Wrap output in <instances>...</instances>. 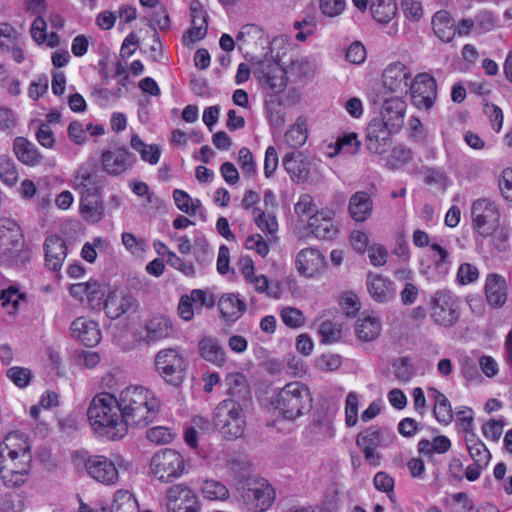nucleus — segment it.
I'll use <instances>...</instances> for the list:
<instances>
[{"label": "nucleus", "mask_w": 512, "mask_h": 512, "mask_svg": "<svg viewBox=\"0 0 512 512\" xmlns=\"http://www.w3.org/2000/svg\"><path fill=\"white\" fill-rule=\"evenodd\" d=\"M118 409L129 427H145L155 420L160 408L159 399L143 386H129L117 399Z\"/></svg>", "instance_id": "1"}, {"label": "nucleus", "mask_w": 512, "mask_h": 512, "mask_svg": "<svg viewBox=\"0 0 512 512\" xmlns=\"http://www.w3.org/2000/svg\"><path fill=\"white\" fill-rule=\"evenodd\" d=\"M87 416L92 428L100 436L116 440L127 434L117 398L110 393L96 395L88 407Z\"/></svg>", "instance_id": "2"}, {"label": "nucleus", "mask_w": 512, "mask_h": 512, "mask_svg": "<svg viewBox=\"0 0 512 512\" xmlns=\"http://www.w3.org/2000/svg\"><path fill=\"white\" fill-rule=\"evenodd\" d=\"M312 401L308 387L295 381L286 384L272 396L270 404L278 417L295 421L311 410Z\"/></svg>", "instance_id": "3"}, {"label": "nucleus", "mask_w": 512, "mask_h": 512, "mask_svg": "<svg viewBox=\"0 0 512 512\" xmlns=\"http://www.w3.org/2000/svg\"><path fill=\"white\" fill-rule=\"evenodd\" d=\"M248 406L224 399L214 409L213 424L219 433L228 440L241 437L246 427L244 410Z\"/></svg>", "instance_id": "4"}, {"label": "nucleus", "mask_w": 512, "mask_h": 512, "mask_svg": "<svg viewBox=\"0 0 512 512\" xmlns=\"http://www.w3.org/2000/svg\"><path fill=\"white\" fill-rule=\"evenodd\" d=\"M184 468L182 455L170 448L159 450L150 461L151 473L161 482H172L182 475Z\"/></svg>", "instance_id": "5"}, {"label": "nucleus", "mask_w": 512, "mask_h": 512, "mask_svg": "<svg viewBox=\"0 0 512 512\" xmlns=\"http://www.w3.org/2000/svg\"><path fill=\"white\" fill-rule=\"evenodd\" d=\"M156 372L169 384L178 386L185 377L186 363L175 348L162 349L155 355Z\"/></svg>", "instance_id": "6"}, {"label": "nucleus", "mask_w": 512, "mask_h": 512, "mask_svg": "<svg viewBox=\"0 0 512 512\" xmlns=\"http://www.w3.org/2000/svg\"><path fill=\"white\" fill-rule=\"evenodd\" d=\"M252 72L258 79L261 87L273 94H279L286 88V71L273 58H266L253 63Z\"/></svg>", "instance_id": "7"}, {"label": "nucleus", "mask_w": 512, "mask_h": 512, "mask_svg": "<svg viewBox=\"0 0 512 512\" xmlns=\"http://www.w3.org/2000/svg\"><path fill=\"white\" fill-rule=\"evenodd\" d=\"M430 306L431 318L439 326L453 327L459 319L458 301L448 290L436 291L431 298Z\"/></svg>", "instance_id": "8"}, {"label": "nucleus", "mask_w": 512, "mask_h": 512, "mask_svg": "<svg viewBox=\"0 0 512 512\" xmlns=\"http://www.w3.org/2000/svg\"><path fill=\"white\" fill-rule=\"evenodd\" d=\"M75 462L83 463L87 473L91 478L105 485H115L119 479L116 463L103 455H91L88 457H79L75 455Z\"/></svg>", "instance_id": "9"}, {"label": "nucleus", "mask_w": 512, "mask_h": 512, "mask_svg": "<svg viewBox=\"0 0 512 512\" xmlns=\"http://www.w3.org/2000/svg\"><path fill=\"white\" fill-rule=\"evenodd\" d=\"M472 224L483 235H491L499 224V211L495 203L488 198H480L471 206Z\"/></svg>", "instance_id": "10"}, {"label": "nucleus", "mask_w": 512, "mask_h": 512, "mask_svg": "<svg viewBox=\"0 0 512 512\" xmlns=\"http://www.w3.org/2000/svg\"><path fill=\"white\" fill-rule=\"evenodd\" d=\"M408 92H410L412 104L417 109L429 110L437 97L436 81L427 73L418 74L410 82Z\"/></svg>", "instance_id": "11"}, {"label": "nucleus", "mask_w": 512, "mask_h": 512, "mask_svg": "<svg viewBox=\"0 0 512 512\" xmlns=\"http://www.w3.org/2000/svg\"><path fill=\"white\" fill-rule=\"evenodd\" d=\"M396 132L398 131L392 130V128L385 125L383 121L378 120V118H373L366 128V149L375 155L386 153L392 144L391 135Z\"/></svg>", "instance_id": "12"}, {"label": "nucleus", "mask_w": 512, "mask_h": 512, "mask_svg": "<svg viewBox=\"0 0 512 512\" xmlns=\"http://www.w3.org/2000/svg\"><path fill=\"white\" fill-rule=\"evenodd\" d=\"M411 76V71L404 63L399 61L393 62L383 72V88L388 92L399 94L398 96L406 95Z\"/></svg>", "instance_id": "13"}, {"label": "nucleus", "mask_w": 512, "mask_h": 512, "mask_svg": "<svg viewBox=\"0 0 512 512\" xmlns=\"http://www.w3.org/2000/svg\"><path fill=\"white\" fill-rule=\"evenodd\" d=\"M406 107L407 104L403 96L386 98L382 103L380 118H378V120L383 121V123L391 127L392 130L399 131L404 124Z\"/></svg>", "instance_id": "14"}, {"label": "nucleus", "mask_w": 512, "mask_h": 512, "mask_svg": "<svg viewBox=\"0 0 512 512\" xmlns=\"http://www.w3.org/2000/svg\"><path fill=\"white\" fill-rule=\"evenodd\" d=\"M356 445L361 449L364 454V459L371 466H378L380 464L381 456L376 451L381 446V429L376 426H371L359 433L356 437Z\"/></svg>", "instance_id": "15"}, {"label": "nucleus", "mask_w": 512, "mask_h": 512, "mask_svg": "<svg viewBox=\"0 0 512 512\" xmlns=\"http://www.w3.org/2000/svg\"><path fill=\"white\" fill-rule=\"evenodd\" d=\"M273 494V489L268 484L255 483L244 491L242 497L250 511L262 512L270 507Z\"/></svg>", "instance_id": "16"}, {"label": "nucleus", "mask_w": 512, "mask_h": 512, "mask_svg": "<svg viewBox=\"0 0 512 512\" xmlns=\"http://www.w3.org/2000/svg\"><path fill=\"white\" fill-rule=\"evenodd\" d=\"M366 287L370 297L380 304L391 302L396 295L394 283L377 273H367Z\"/></svg>", "instance_id": "17"}, {"label": "nucleus", "mask_w": 512, "mask_h": 512, "mask_svg": "<svg viewBox=\"0 0 512 512\" xmlns=\"http://www.w3.org/2000/svg\"><path fill=\"white\" fill-rule=\"evenodd\" d=\"M143 331L144 334L141 338L146 344H152L170 338L174 334L171 319L161 314L150 317L145 322Z\"/></svg>", "instance_id": "18"}, {"label": "nucleus", "mask_w": 512, "mask_h": 512, "mask_svg": "<svg viewBox=\"0 0 512 512\" xmlns=\"http://www.w3.org/2000/svg\"><path fill=\"white\" fill-rule=\"evenodd\" d=\"M333 216V212L329 210L316 211L310 216L308 227L317 238L330 240L338 233Z\"/></svg>", "instance_id": "19"}, {"label": "nucleus", "mask_w": 512, "mask_h": 512, "mask_svg": "<svg viewBox=\"0 0 512 512\" xmlns=\"http://www.w3.org/2000/svg\"><path fill=\"white\" fill-rule=\"evenodd\" d=\"M71 336L87 347L95 346L101 340L98 324L85 317L76 318L70 327Z\"/></svg>", "instance_id": "20"}, {"label": "nucleus", "mask_w": 512, "mask_h": 512, "mask_svg": "<svg viewBox=\"0 0 512 512\" xmlns=\"http://www.w3.org/2000/svg\"><path fill=\"white\" fill-rule=\"evenodd\" d=\"M227 387V398L232 399L235 403L249 406L252 401L250 387L245 376L241 373H229L225 378Z\"/></svg>", "instance_id": "21"}, {"label": "nucleus", "mask_w": 512, "mask_h": 512, "mask_svg": "<svg viewBox=\"0 0 512 512\" xmlns=\"http://www.w3.org/2000/svg\"><path fill=\"white\" fill-rule=\"evenodd\" d=\"M282 163L292 181L297 183L307 181L310 174V162L302 152L287 153L283 157Z\"/></svg>", "instance_id": "22"}, {"label": "nucleus", "mask_w": 512, "mask_h": 512, "mask_svg": "<svg viewBox=\"0 0 512 512\" xmlns=\"http://www.w3.org/2000/svg\"><path fill=\"white\" fill-rule=\"evenodd\" d=\"M132 154L126 148H117L102 153V165L109 175L124 173L131 165Z\"/></svg>", "instance_id": "23"}, {"label": "nucleus", "mask_w": 512, "mask_h": 512, "mask_svg": "<svg viewBox=\"0 0 512 512\" xmlns=\"http://www.w3.org/2000/svg\"><path fill=\"white\" fill-rule=\"evenodd\" d=\"M135 305L136 301L133 296L117 291H109L104 300L103 310L109 318L117 319L134 309Z\"/></svg>", "instance_id": "24"}, {"label": "nucleus", "mask_w": 512, "mask_h": 512, "mask_svg": "<svg viewBox=\"0 0 512 512\" xmlns=\"http://www.w3.org/2000/svg\"><path fill=\"white\" fill-rule=\"evenodd\" d=\"M80 213L84 220L90 223L99 222L104 214L101 196L94 188L82 192L80 200Z\"/></svg>", "instance_id": "25"}, {"label": "nucleus", "mask_w": 512, "mask_h": 512, "mask_svg": "<svg viewBox=\"0 0 512 512\" xmlns=\"http://www.w3.org/2000/svg\"><path fill=\"white\" fill-rule=\"evenodd\" d=\"M485 296L493 308H501L507 301V284L498 274H489L485 283Z\"/></svg>", "instance_id": "26"}, {"label": "nucleus", "mask_w": 512, "mask_h": 512, "mask_svg": "<svg viewBox=\"0 0 512 512\" xmlns=\"http://www.w3.org/2000/svg\"><path fill=\"white\" fill-rule=\"evenodd\" d=\"M198 351L202 359L217 367L223 366L226 362V351L214 337H202L198 341Z\"/></svg>", "instance_id": "27"}, {"label": "nucleus", "mask_w": 512, "mask_h": 512, "mask_svg": "<svg viewBox=\"0 0 512 512\" xmlns=\"http://www.w3.org/2000/svg\"><path fill=\"white\" fill-rule=\"evenodd\" d=\"M6 224L0 227V250L5 256L18 253L21 246V232L19 226L11 220H6Z\"/></svg>", "instance_id": "28"}, {"label": "nucleus", "mask_w": 512, "mask_h": 512, "mask_svg": "<svg viewBox=\"0 0 512 512\" xmlns=\"http://www.w3.org/2000/svg\"><path fill=\"white\" fill-rule=\"evenodd\" d=\"M349 213L351 217L358 222L367 220L373 210V203L370 195L364 191H358L353 194L349 200Z\"/></svg>", "instance_id": "29"}, {"label": "nucleus", "mask_w": 512, "mask_h": 512, "mask_svg": "<svg viewBox=\"0 0 512 512\" xmlns=\"http://www.w3.org/2000/svg\"><path fill=\"white\" fill-rule=\"evenodd\" d=\"M17 159L27 166H36L42 162L43 156L37 147L24 137H17L13 143Z\"/></svg>", "instance_id": "30"}, {"label": "nucleus", "mask_w": 512, "mask_h": 512, "mask_svg": "<svg viewBox=\"0 0 512 512\" xmlns=\"http://www.w3.org/2000/svg\"><path fill=\"white\" fill-rule=\"evenodd\" d=\"M218 308L225 320L236 321L246 311V303L237 295L228 293L219 299Z\"/></svg>", "instance_id": "31"}, {"label": "nucleus", "mask_w": 512, "mask_h": 512, "mask_svg": "<svg viewBox=\"0 0 512 512\" xmlns=\"http://www.w3.org/2000/svg\"><path fill=\"white\" fill-rule=\"evenodd\" d=\"M350 243L359 254L367 253L368 256H387V250L379 243L369 244L368 235L363 231H353L350 234Z\"/></svg>", "instance_id": "32"}, {"label": "nucleus", "mask_w": 512, "mask_h": 512, "mask_svg": "<svg viewBox=\"0 0 512 512\" xmlns=\"http://www.w3.org/2000/svg\"><path fill=\"white\" fill-rule=\"evenodd\" d=\"M435 35L443 42H450L455 36V23L446 10L436 12L432 19Z\"/></svg>", "instance_id": "33"}, {"label": "nucleus", "mask_w": 512, "mask_h": 512, "mask_svg": "<svg viewBox=\"0 0 512 512\" xmlns=\"http://www.w3.org/2000/svg\"><path fill=\"white\" fill-rule=\"evenodd\" d=\"M30 454L27 441L18 433H9L0 444V456H14L22 458V455Z\"/></svg>", "instance_id": "34"}, {"label": "nucleus", "mask_w": 512, "mask_h": 512, "mask_svg": "<svg viewBox=\"0 0 512 512\" xmlns=\"http://www.w3.org/2000/svg\"><path fill=\"white\" fill-rule=\"evenodd\" d=\"M195 493L184 484H177L170 487L167 491V507L170 512H180L181 505L191 502Z\"/></svg>", "instance_id": "35"}, {"label": "nucleus", "mask_w": 512, "mask_h": 512, "mask_svg": "<svg viewBox=\"0 0 512 512\" xmlns=\"http://www.w3.org/2000/svg\"><path fill=\"white\" fill-rule=\"evenodd\" d=\"M372 17L379 23L390 22L397 14L395 0H369Z\"/></svg>", "instance_id": "36"}, {"label": "nucleus", "mask_w": 512, "mask_h": 512, "mask_svg": "<svg viewBox=\"0 0 512 512\" xmlns=\"http://www.w3.org/2000/svg\"><path fill=\"white\" fill-rule=\"evenodd\" d=\"M355 332L360 340L365 342L373 341L380 335L381 322L376 317L358 319L355 324Z\"/></svg>", "instance_id": "37"}, {"label": "nucleus", "mask_w": 512, "mask_h": 512, "mask_svg": "<svg viewBox=\"0 0 512 512\" xmlns=\"http://www.w3.org/2000/svg\"><path fill=\"white\" fill-rule=\"evenodd\" d=\"M295 267L301 276L313 278L325 272L327 262L325 258H296Z\"/></svg>", "instance_id": "38"}, {"label": "nucleus", "mask_w": 512, "mask_h": 512, "mask_svg": "<svg viewBox=\"0 0 512 512\" xmlns=\"http://www.w3.org/2000/svg\"><path fill=\"white\" fill-rule=\"evenodd\" d=\"M466 446L470 457L475 463L487 466L489 464L491 454L485 444L476 436L475 433L467 435L465 438Z\"/></svg>", "instance_id": "39"}, {"label": "nucleus", "mask_w": 512, "mask_h": 512, "mask_svg": "<svg viewBox=\"0 0 512 512\" xmlns=\"http://www.w3.org/2000/svg\"><path fill=\"white\" fill-rule=\"evenodd\" d=\"M434 393L435 405L433 413L437 421L443 424H449L453 420L452 409L447 397L436 389H432Z\"/></svg>", "instance_id": "40"}, {"label": "nucleus", "mask_w": 512, "mask_h": 512, "mask_svg": "<svg viewBox=\"0 0 512 512\" xmlns=\"http://www.w3.org/2000/svg\"><path fill=\"white\" fill-rule=\"evenodd\" d=\"M111 512H139L137 501L130 492L119 490L114 495Z\"/></svg>", "instance_id": "41"}, {"label": "nucleus", "mask_w": 512, "mask_h": 512, "mask_svg": "<svg viewBox=\"0 0 512 512\" xmlns=\"http://www.w3.org/2000/svg\"><path fill=\"white\" fill-rule=\"evenodd\" d=\"M173 199L177 208L189 215H195L197 209L201 206L199 199H192L187 192L180 189L174 190Z\"/></svg>", "instance_id": "42"}, {"label": "nucleus", "mask_w": 512, "mask_h": 512, "mask_svg": "<svg viewBox=\"0 0 512 512\" xmlns=\"http://www.w3.org/2000/svg\"><path fill=\"white\" fill-rule=\"evenodd\" d=\"M31 463V454H24L22 458L14 456H0V470H15L29 472Z\"/></svg>", "instance_id": "43"}, {"label": "nucleus", "mask_w": 512, "mask_h": 512, "mask_svg": "<svg viewBox=\"0 0 512 512\" xmlns=\"http://www.w3.org/2000/svg\"><path fill=\"white\" fill-rule=\"evenodd\" d=\"M107 294V289L104 286L96 282L90 283L86 294V300L90 308L98 311L102 310Z\"/></svg>", "instance_id": "44"}, {"label": "nucleus", "mask_w": 512, "mask_h": 512, "mask_svg": "<svg viewBox=\"0 0 512 512\" xmlns=\"http://www.w3.org/2000/svg\"><path fill=\"white\" fill-rule=\"evenodd\" d=\"M202 493L209 500H226L229 498L227 487L216 480H206L202 486Z\"/></svg>", "instance_id": "45"}, {"label": "nucleus", "mask_w": 512, "mask_h": 512, "mask_svg": "<svg viewBox=\"0 0 512 512\" xmlns=\"http://www.w3.org/2000/svg\"><path fill=\"white\" fill-rule=\"evenodd\" d=\"M285 142L292 148L302 146L307 140L306 128L303 122L297 121L285 133Z\"/></svg>", "instance_id": "46"}, {"label": "nucleus", "mask_w": 512, "mask_h": 512, "mask_svg": "<svg viewBox=\"0 0 512 512\" xmlns=\"http://www.w3.org/2000/svg\"><path fill=\"white\" fill-rule=\"evenodd\" d=\"M312 432L319 435V439H330L334 436L332 421L326 415L314 416Z\"/></svg>", "instance_id": "47"}, {"label": "nucleus", "mask_w": 512, "mask_h": 512, "mask_svg": "<svg viewBox=\"0 0 512 512\" xmlns=\"http://www.w3.org/2000/svg\"><path fill=\"white\" fill-rule=\"evenodd\" d=\"M0 179L8 186H13L18 181V172L12 159L0 157Z\"/></svg>", "instance_id": "48"}, {"label": "nucleus", "mask_w": 512, "mask_h": 512, "mask_svg": "<svg viewBox=\"0 0 512 512\" xmlns=\"http://www.w3.org/2000/svg\"><path fill=\"white\" fill-rule=\"evenodd\" d=\"M44 256H66L69 252L65 241L58 236L48 237L44 244Z\"/></svg>", "instance_id": "49"}, {"label": "nucleus", "mask_w": 512, "mask_h": 512, "mask_svg": "<svg viewBox=\"0 0 512 512\" xmlns=\"http://www.w3.org/2000/svg\"><path fill=\"white\" fill-rule=\"evenodd\" d=\"M207 33V15H194L188 36L191 42L201 40Z\"/></svg>", "instance_id": "50"}, {"label": "nucleus", "mask_w": 512, "mask_h": 512, "mask_svg": "<svg viewBox=\"0 0 512 512\" xmlns=\"http://www.w3.org/2000/svg\"><path fill=\"white\" fill-rule=\"evenodd\" d=\"M359 397L355 392H350L346 397L345 421L349 427L354 426L358 421Z\"/></svg>", "instance_id": "51"}, {"label": "nucleus", "mask_w": 512, "mask_h": 512, "mask_svg": "<svg viewBox=\"0 0 512 512\" xmlns=\"http://www.w3.org/2000/svg\"><path fill=\"white\" fill-rule=\"evenodd\" d=\"M7 377L19 388L26 387L32 378V372L24 367H11L7 370Z\"/></svg>", "instance_id": "52"}, {"label": "nucleus", "mask_w": 512, "mask_h": 512, "mask_svg": "<svg viewBox=\"0 0 512 512\" xmlns=\"http://www.w3.org/2000/svg\"><path fill=\"white\" fill-rule=\"evenodd\" d=\"M319 335L323 343H334L340 339L341 329L332 321L326 320L320 324Z\"/></svg>", "instance_id": "53"}, {"label": "nucleus", "mask_w": 512, "mask_h": 512, "mask_svg": "<svg viewBox=\"0 0 512 512\" xmlns=\"http://www.w3.org/2000/svg\"><path fill=\"white\" fill-rule=\"evenodd\" d=\"M188 296L193 302L196 311L201 310L203 307L212 308L215 305L213 295L206 290L194 289Z\"/></svg>", "instance_id": "54"}, {"label": "nucleus", "mask_w": 512, "mask_h": 512, "mask_svg": "<svg viewBox=\"0 0 512 512\" xmlns=\"http://www.w3.org/2000/svg\"><path fill=\"white\" fill-rule=\"evenodd\" d=\"M281 319L284 324L290 328H299L305 322L302 311L294 307L283 308L281 311Z\"/></svg>", "instance_id": "55"}, {"label": "nucleus", "mask_w": 512, "mask_h": 512, "mask_svg": "<svg viewBox=\"0 0 512 512\" xmlns=\"http://www.w3.org/2000/svg\"><path fill=\"white\" fill-rule=\"evenodd\" d=\"M174 437L175 434L169 428L163 426L153 427L147 431V438L151 442L159 445L172 442Z\"/></svg>", "instance_id": "56"}, {"label": "nucleus", "mask_w": 512, "mask_h": 512, "mask_svg": "<svg viewBox=\"0 0 512 512\" xmlns=\"http://www.w3.org/2000/svg\"><path fill=\"white\" fill-rule=\"evenodd\" d=\"M28 473L9 469L0 470V478L7 488H16L24 484Z\"/></svg>", "instance_id": "57"}, {"label": "nucleus", "mask_w": 512, "mask_h": 512, "mask_svg": "<svg viewBox=\"0 0 512 512\" xmlns=\"http://www.w3.org/2000/svg\"><path fill=\"white\" fill-rule=\"evenodd\" d=\"M255 222L257 226L263 231L267 232L269 234H273L277 231L278 223L276 221L275 216L273 215H266L265 212L255 209Z\"/></svg>", "instance_id": "58"}, {"label": "nucleus", "mask_w": 512, "mask_h": 512, "mask_svg": "<svg viewBox=\"0 0 512 512\" xmlns=\"http://www.w3.org/2000/svg\"><path fill=\"white\" fill-rule=\"evenodd\" d=\"M401 7L405 17L414 22L421 20L423 16L422 3L418 0H402Z\"/></svg>", "instance_id": "59"}, {"label": "nucleus", "mask_w": 512, "mask_h": 512, "mask_svg": "<svg viewBox=\"0 0 512 512\" xmlns=\"http://www.w3.org/2000/svg\"><path fill=\"white\" fill-rule=\"evenodd\" d=\"M374 486L377 490L385 492L391 501H394V480L385 472H378L373 479Z\"/></svg>", "instance_id": "60"}, {"label": "nucleus", "mask_w": 512, "mask_h": 512, "mask_svg": "<svg viewBox=\"0 0 512 512\" xmlns=\"http://www.w3.org/2000/svg\"><path fill=\"white\" fill-rule=\"evenodd\" d=\"M238 162L244 174L252 176L256 173V164L248 148H241L238 153Z\"/></svg>", "instance_id": "61"}, {"label": "nucleus", "mask_w": 512, "mask_h": 512, "mask_svg": "<svg viewBox=\"0 0 512 512\" xmlns=\"http://www.w3.org/2000/svg\"><path fill=\"white\" fill-rule=\"evenodd\" d=\"M359 146L360 142L357 139V135L355 133L347 134L337 140L335 153L346 149L347 153L355 154L358 152Z\"/></svg>", "instance_id": "62"}, {"label": "nucleus", "mask_w": 512, "mask_h": 512, "mask_svg": "<svg viewBox=\"0 0 512 512\" xmlns=\"http://www.w3.org/2000/svg\"><path fill=\"white\" fill-rule=\"evenodd\" d=\"M320 10L328 17L340 15L345 8V0H320Z\"/></svg>", "instance_id": "63"}, {"label": "nucleus", "mask_w": 512, "mask_h": 512, "mask_svg": "<svg viewBox=\"0 0 512 512\" xmlns=\"http://www.w3.org/2000/svg\"><path fill=\"white\" fill-rule=\"evenodd\" d=\"M499 188L504 198L512 201V167L503 170L499 180Z\"/></svg>", "instance_id": "64"}]
</instances>
